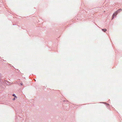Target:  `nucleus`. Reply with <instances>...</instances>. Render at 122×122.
Listing matches in <instances>:
<instances>
[{
    "instance_id": "f257e3e1",
    "label": "nucleus",
    "mask_w": 122,
    "mask_h": 122,
    "mask_svg": "<svg viewBox=\"0 0 122 122\" xmlns=\"http://www.w3.org/2000/svg\"><path fill=\"white\" fill-rule=\"evenodd\" d=\"M122 10L121 9H119L118 10H117L116 12H115V13H114L113 15H112V19H113L114 17V16H116V15L117 14V13L119 12V11H122Z\"/></svg>"
},
{
    "instance_id": "f03ea898",
    "label": "nucleus",
    "mask_w": 122,
    "mask_h": 122,
    "mask_svg": "<svg viewBox=\"0 0 122 122\" xmlns=\"http://www.w3.org/2000/svg\"><path fill=\"white\" fill-rule=\"evenodd\" d=\"M102 30L103 31L105 32L107 30L106 29H102Z\"/></svg>"
},
{
    "instance_id": "7ed1b4c3",
    "label": "nucleus",
    "mask_w": 122,
    "mask_h": 122,
    "mask_svg": "<svg viewBox=\"0 0 122 122\" xmlns=\"http://www.w3.org/2000/svg\"><path fill=\"white\" fill-rule=\"evenodd\" d=\"M12 96H13L14 97H15L16 98V96H15V94H13Z\"/></svg>"
},
{
    "instance_id": "20e7f679",
    "label": "nucleus",
    "mask_w": 122,
    "mask_h": 122,
    "mask_svg": "<svg viewBox=\"0 0 122 122\" xmlns=\"http://www.w3.org/2000/svg\"><path fill=\"white\" fill-rule=\"evenodd\" d=\"M2 75L1 74H0V78L1 77Z\"/></svg>"
},
{
    "instance_id": "39448f33",
    "label": "nucleus",
    "mask_w": 122,
    "mask_h": 122,
    "mask_svg": "<svg viewBox=\"0 0 122 122\" xmlns=\"http://www.w3.org/2000/svg\"><path fill=\"white\" fill-rule=\"evenodd\" d=\"M15 97L14 98H13V100H15Z\"/></svg>"
},
{
    "instance_id": "423d86ee",
    "label": "nucleus",
    "mask_w": 122,
    "mask_h": 122,
    "mask_svg": "<svg viewBox=\"0 0 122 122\" xmlns=\"http://www.w3.org/2000/svg\"><path fill=\"white\" fill-rule=\"evenodd\" d=\"M20 84L21 85H23V83L22 82L21 83H20Z\"/></svg>"
}]
</instances>
